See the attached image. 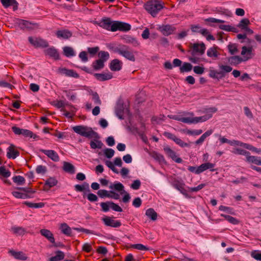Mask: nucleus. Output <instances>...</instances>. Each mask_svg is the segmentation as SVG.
I'll list each match as a JSON object with an SVG mask.
<instances>
[{"mask_svg": "<svg viewBox=\"0 0 261 261\" xmlns=\"http://www.w3.org/2000/svg\"><path fill=\"white\" fill-rule=\"evenodd\" d=\"M28 40L36 48H45L49 46L48 42L41 38H33L30 36L29 37Z\"/></svg>", "mask_w": 261, "mask_h": 261, "instance_id": "obj_13", "label": "nucleus"}, {"mask_svg": "<svg viewBox=\"0 0 261 261\" xmlns=\"http://www.w3.org/2000/svg\"><path fill=\"white\" fill-rule=\"evenodd\" d=\"M40 234L46 238L50 243H54L55 238L53 233L48 229H42L40 231Z\"/></svg>", "mask_w": 261, "mask_h": 261, "instance_id": "obj_33", "label": "nucleus"}, {"mask_svg": "<svg viewBox=\"0 0 261 261\" xmlns=\"http://www.w3.org/2000/svg\"><path fill=\"white\" fill-rule=\"evenodd\" d=\"M185 184L180 181L177 179H174L172 183V186L179 191L186 198H190L191 196L187 193V191L185 189Z\"/></svg>", "mask_w": 261, "mask_h": 261, "instance_id": "obj_17", "label": "nucleus"}, {"mask_svg": "<svg viewBox=\"0 0 261 261\" xmlns=\"http://www.w3.org/2000/svg\"><path fill=\"white\" fill-rule=\"evenodd\" d=\"M115 21L116 20H112L109 17H103L101 19L100 22H96V23L98 26L104 29L111 32H115L114 29L115 27L113 26L115 25Z\"/></svg>", "mask_w": 261, "mask_h": 261, "instance_id": "obj_11", "label": "nucleus"}, {"mask_svg": "<svg viewBox=\"0 0 261 261\" xmlns=\"http://www.w3.org/2000/svg\"><path fill=\"white\" fill-rule=\"evenodd\" d=\"M217 110L218 109L216 107H210L205 109L204 112L206 114L203 116L193 118L188 117V124H196L199 122H205L211 118L213 116V114L216 113Z\"/></svg>", "mask_w": 261, "mask_h": 261, "instance_id": "obj_2", "label": "nucleus"}, {"mask_svg": "<svg viewBox=\"0 0 261 261\" xmlns=\"http://www.w3.org/2000/svg\"><path fill=\"white\" fill-rule=\"evenodd\" d=\"M193 65L189 62H184L179 68L180 73L188 72L192 70Z\"/></svg>", "mask_w": 261, "mask_h": 261, "instance_id": "obj_40", "label": "nucleus"}, {"mask_svg": "<svg viewBox=\"0 0 261 261\" xmlns=\"http://www.w3.org/2000/svg\"><path fill=\"white\" fill-rule=\"evenodd\" d=\"M11 175V172L7 170L5 166H2L0 167V176L4 178H7Z\"/></svg>", "mask_w": 261, "mask_h": 261, "instance_id": "obj_55", "label": "nucleus"}, {"mask_svg": "<svg viewBox=\"0 0 261 261\" xmlns=\"http://www.w3.org/2000/svg\"><path fill=\"white\" fill-rule=\"evenodd\" d=\"M251 256L256 260H261V251L253 250L251 252Z\"/></svg>", "mask_w": 261, "mask_h": 261, "instance_id": "obj_63", "label": "nucleus"}, {"mask_svg": "<svg viewBox=\"0 0 261 261\" xmlns=\"http://www.w3.org/2000/svg\"><path fill=\"white\" fill-rule=\"evenodd\" d=\"M250 23V22L249 19L245 18L240 21V22L237 24V27L242 30H244L246 28Z\"/></svg>", "mask_w": 261, "mask_h": 261, "instance_id": "obj_49", "label": "nucleus"}, {"mask_svg": "<svg viewBox=\"0 0 261 261\" xmlns=\"http://www.w3.org/2000/svg\"><path fill=\"white\" fill-rule=\"evenodd\" d=\"M56 35L58 38L68 39L72 36V32L68 30H58L56 32Z\"/></svg>", "mask_w": 261, "mask_h": 261, "instance_id": "obj_31", "label": "nucleus"}, {"mask_svg": "<svg viewBox=\"0 0 261 261\" xmlns=\"http://www.w3.org/2000/svg\"><path fill=\"white\" fill-rule=\"evenodd\" d=\"M40 151L54 162H58L59 161V156L55 151L45 149H40Z\"/></svg>", "mask_w": 261, "mask_h": 261, "instance_id": "obj_29", "label": "nucleus"}, {"mask_svg": "<svg viewBox=\"0 0 261 261\" xmlns=\"http://www.w3.org/2000/svg\"><path fill=\"white\" fill-rule=\"evenodd\" d=\"M62 168L63 170L67 173L70 174H74L75 173L74 166L69 162H64Z\"/></svg>", "mask_w": 261, "mask_h": 261, "instance_id": "obj_35", "label": "nucleus"}, {"mask_svg": "<svg viewBox=\"0 0 261 261\" xmlns=\"http://www.w3.org/2000/svg\"><path fill=\"white\" fill-rule=\"evenodd\" d=\"M9 151L7 152V156L8 159H14L19 155V152L15 148H8Z\"/></svg>", "mask_w": 261, "mask_h": 261, "instance_id": "obj_41", "label": "nucleus"}, {"mask_svg": "<svg viewBox=\"0 0 261 261\" xmlns=\"http://www.w3.org/2000/svg\"><path fill=\"white\" fill-rule=\"evenodd\" d=\"M14 182L18 185H23L25 183V178L20 175L14 176L12 178Z\"/></svg>", "mask_w": 261, "mask_h": 261, "instance_id": "obj_54", "label": "nucleus"}, {"mask_svg": "<svg viewBox=\"0 0 261 261\" xmlns=\"http://www.w3.org/2000/svg\"><path fill=\"white\" fill-rule=\"evenodd\" d=\"M247 161L254 163L257 165H261V158L255 156H250L249 155L247 158Z\"/></svg>", "mask_w": 261, "mask_h": 261, "instance_id": "obj_48", "label": "nucleus"}, {"mask_svg": "<svg viewBox=\"0 0 261 261\" xmlns=\"http://www.w3.org/2000/svg\"><path fill=\"white\" fill-rule=\"evenodd\" d=\"M56 255L49 258V261H59L64 259L65 254L63 252L60 250H58L55 252Z\"/></svg>", "mask_w": 261, "mask_h": 261, "instance_id": "obj_39", "label": "nucleus"}, {"mask_svg": "<svg viewBox=\"0 0 261 261\" xmlns=\"http://www.w3.org/2000/svg\"><path fill=\"white\" fill-rule=\"evenodd\" d=\"M191 29L193 32L199 33L203 36H206L209 33L206 29H201L199 25H192Z\"/></svg>", "mask_w": 261, "mask_h": 261, "instance_id": "obj_34", "label": "nucleus"}, {"mask_svg": "<svg viewBox=\"0 0 261 261\" xmlns=\"http://www.w3.org/2000/svg\"><path fill=\"white\" fill-rule=\"evenodd\" d=\"M221 216L224 217L225 220L233 225H237L240 223V221L238 219L230 215L221 214Z\"/></svg>", "mask_w": 261, "mask_h": 261, "instance_id": "obj_47", "label": "nucleus"}, {"mask_svg": "<svg viewBox=\"0 0 261 261\" xmlns=\"http://www.w3.org/2000/svg\"><path fill=\"white\" fill-rule=\"evenodd\" d=\"M45 54L53 58L55 60H59L60 59L59 53L57 49L55 48L54 46H51L44 50Z\"/></svg>", "mask_w": 261, "mask_h": 261, "instance_id": "obj_24", "label": "nucleus"}, {"mask_svg": "<svg viewBox=\"0 0 261 261\" xmlns=\"http://www.w3.org/2000/svg\"><path fill=\"white\" fill-rule=\"evenodd\" d=\"M99 50V47L98 46H95L94 47H89L87 48V51L91 57H94Z\"/></svg>", "mask_w": 261, "mask_h": 261, "instance_id": "obj_64", "label": "nucleus"}, {"mask_svg": "<svg viewBox=\"0 0 261 261\" xmlns=\"http://www.w3.org/2000/svg\"><path fill=\"white\" fill-rule=\"evenodd\" d=\"M12 130L13 132L16 135L22 136L25 138H33L35 140L39 139V137L34 134L32 131L21 128L16 126H12Z\"/></svg>", "mask_w": 261, "mask_h": 261, "instance_id": "obj_8", "label": "nucleus"}, {"mask_svg": "<svg viewBox=\"0 0 261 261\" xmlns=\"http://www.w3.org/2000/svg\"><path fill=\"white\" fill-rule=\"evenodd\" d=\"M114 153L115 151L113 149L108 148H106L103 151L105 156L108 159L112 158L114 155Z\"/></svg>", "mask_w": 261, "mask_h": 261, "instance_id": "obj_61", "label": "nucleus"}, {"mask_svg": "<svg viewBox=\"0 0 261 261\" xmlns=\"http://www.w3.org/2000/svg\"><path fill=\"white\" fill-rule=\"evenodd\" d=\"M158 29L163 35L166 36L172 34L176 30L175 27L170 24L159 26Z\"/></svg>", "mask_w": 261, "mask_h": 261, "instance_id": "obj_21", "label": "nucleus"}, {"mask_svg": "<svg viewBox=\"0 0 261 261\" xmlns=\"http://www.w3.org/2000/svg\"><path fill=\"white\" fill-rule=\"evenodd\" d=\"M251 58V57L244 56L242 58L239 56H233L228 58V61L231 65L237 66L242 62H245Z\"/></svg>", "mask_w": 261, "mask_h": 261, "instance_id": "obj_18", "label": "nucleus"}, {"mask_svg": "<svg viewBox=\"0 0 261 261\" xmlns=\"http://www.w3.org/2000/svg\"><path fill=\"white\" fill-rule=\"evenodd\" d=\"M98 55L99 58V59L103 61L104 63L106 62L110 58L109 53L107 51L103 50L100 51L98 53Z\"/></svg>", "mask_w": 261, "mask_h": 261, "instance_id": "obj_53", "label": "nucleus"}, {"mask_svg": "<svg viewBox=\"0 0 261 261\" xmlns=\"http://www.w3.org/2000/svg\"><path fill=\"white\" fill-rule=\"evenodd\" d=\"M90 94L92 95V99L94 101V102L96 105H100L101 101L100 99L99 96L96 92L91 91Z\"/></svg>", "mask_w": 261, "mask_h": 261, "instance_id": "obj_57", "label": "nucleus"}, {"mask_svg": "<svg viewBox=\"0 0 261 261\" xmlns=\"http://www.w3.org/2000/svg\"><path fill=\"white\" fill-rule=\"evenodd\" d=\"M122 65L123 63L121 61L115 59L110 63L109 67L112 71H118L122 69Z\"/></svg>", "mask_w": 261, "mask_h": 261, "instance_id": "obj_25", "label": "nucleus"}, {"mask_svg": "<svg viewBox=\"0 0 261 261\" xmlns=\"http://www.w3.org/2000/svg\"><path fill=\"white\" fill-rule=\"evenodd\" d=\"M163 135L167 138L173 141L177 145L180 147H188L190 144L184 142L180 139L177 138L174 134L168 132H165Z\"/></svg>", "mask_w": 261, "mask_h": 261, "instance_id": "obj_14", "label": "nucleus"}, {"mask_svg": "<svg viewBox=\"0 0 261 261\" xmlns=\"http://www.w3.org/2000/svg\"><path fill=\"white\" fill-rule=\"evenodd\" d=\"M227 48L229 53L232 55H234L238 51L237 46H236V44L230 43L227 45Z\"/></svg>", "mask_w": 261, "mask_h": 261, "instance_id": "obj_62", "label": "nucleus"}, {"mask_svg": "<svg viewBox=\"0 0 261 261\" xmlns=\"http://www.w3.org/2000/svg\"><path fill=\"white\" fill-rule=\"evenodd\" d=\"M74 190L76 192H84V197H85L86 195V193L85 192L90 191L89 184L86 182H84L82 185H75L74 186Z\"/></svg>", "mask_w": 261, "mask_h": 261, "instance_id": "obj_30", "label": "nucleus"}, {"mask_svg": "<svg viewBox=\"0 0 261 261\" xmlns=\"http://www.w3.org/2000/svg\"><path fill=\"white\" fill-rule=\"evenodd\" d=\"M252 47L249 46V47H246L245 46H244L242 48V51H241V55L244 56L246 54L247 55V57H251L250 55L252 53Z\"/></svg>", "mask_w": 261, "mask_h": 261, "instance_id": "obj_59", "label": "nucleus"}, {"mask_svg": "<svg viewBox=\"0 0 261 261\" xmlns=\"http://www.w3.org/2000/svg\"><path fill=\"white\" fill-rule=\"evenodd\" d=\"M101 206V211L103 212H107L110 211V208H112L113 211L122 212V208L117 204L111 201L102 202L100 203Z\"/></svg>", "mask_w": 261, "mask_h": 261, "instance_id": "obj_9", "label": "nucleus"}, {"mask_svg": "<svg viewBox=\"0 0 261 261\" xmlns=\"http://www.w3.org/2000/svg\"><path fill=\"white\" fill-rule=\"evenodd\" d=\"M9 253L13 256L15 259L25 260L27 259L28 257L22 251H15L14 250H11L9 251Z\"/></svg>", "mask_w": 261, "mask_h": 261, "instance_id": "obj_32", "label": "nucleus"}, {"mask_svg": "<svg viewBox=\"0 0 261 261\" xmlns=\"http://www.w3.org/2000/svg\"><path fill=\"white\" fill-rule=\"evenodd\" d=\"M93 75L97 81L100 82L109 80L113 77L112 74L110 72L101 73H95L93 74Z\"/></svg>", "mask_w": 261, "mask_h": 261, "instance_id": "obj_28", "label": "nucleus"}, {"mask_svg": "<svg viewBox=\"0 0 261 261\" xmlns=\"http://www.w3.org/2000/svg\"><path fill=\"white\" fill-rule=\"evenodd\" d=\"M213 133L212 130H208L202 134L201 137L195 141L196 145H199L202 143L205 139L208 136H210Z\"/></svg>", "mask_w": 261, "mask_h": 261, "instance_id": "obj_46", "label": "nucleus"}, {"mask_svg": "<svg viewBox=\"0 0 261 261\" xmlns=\"http://www.w3.org/2000/svg\"><path fill=\"white\" fill-rule=\"evenodd\" d=\"M232 152L235 154L245 155L246 156V158L250 154L249 152L244 149H241L240 148H234Z\"/></svg>", "mask_w": 261, "mask_h": 261, "instance_id": "obj_56", "label": "nucleus"}, {"mask_svg": "<svg viewBox=\"0 0 261 261\" xmlns=\"http://www.w3.org/2000/svg\"><path fill=\"white\" fill-rule=\"evenodd\" d=\"M15 22L21 30H27L30 31L39 27L38 23L20 18H16Z\"/></svg>", "mask_w": 261, "mask_h": 261, "instance_id": "obj_5", "label": "nucleus"}, {"mask_svg": "<svg viewBox=\"0 0 261 261\" xmlns=\"http://www.w3.org/2000/svg\"><path fill=\"white\" fill-rule=\"evenodd\" d=\"M124 102L123 100L121 99H119L116 103V109H115V113L117 116L120 120H122L124 119L123 118V113H124Z\"/></svg>", "mask_w": 261, "mask_h": 261, "instance_id": "obj_22", "label": "nucleus"}, {"mask_svg": "<svg viewBox=\"0 0 261 261\" xmlns=\"http://www.w3.org/2000/svg\"><path fill=\"white\" fill-rule=\"evenodd\" d=\"M12 195L16 198L20 199H27L32 198L33 196H32L30 194L25 193H21L19 191H13L12 192Z\"/></svg>", "mask_w": 261, "mask_h": 261, "instance_id": "obj_36", "label": "nucleus"}, {"mask_svg": "<svg viewBox=\"0 0 261 261\" xmlns=\"http://www.w3.org/2000/svg\"><path fill=\"white\" fill-rule=\"evenodd\" d=\"M130 248H133L134 249H136L139 250H145L147 251L149 250V248L146 247V246H144V245L142 244H132L130 246Z\"/></svg>", "mask_w": 261, "mask_h": 261, "instance_id": "obj_60", "label": "nucleus"}, {"mask_svg": "<svg viewBox=\"0 0 261 261\" xmlns=\"http://www.w3.org/2000/svg\"><path fill=\"white\" fill-rule=\"evenodd\" d=\"M63 54L67 57H73L75 55L73 49L69 46H65L63 48Z\"/></svg>", "mask_w": 261, "mask_h": 261, "instance_id": "obj_45", "label": "nucleus"}, {"mask_svg": "<svg viewBox=\"0 0 261 261\" xmlns=\"http://www.w3.org/2000/svg\"><path fill=\"white\" fill-rule=\"evenodd\" d=\"M114 217L105 216L101 219L102 221L104 224L107 226L112 227L114 228H117L121 226V223L120 220H115Z\"/></svg>", "mask_w": 261, "mask_h": 261, "instance_id": "obj_15", "label": "nucleus"}, {"mask_svg": "<svg viewBox=\"0 0 261 261\" xmlns=\"http://www.w3.org/2000/svg\"><path fill=\"white\" fill-rule=\"evenodd\" d=\"M164 150L166 155L171 158L173 161L177 163H181L183 162L182 159L178 157L176 152L171 149V148H164Z\"/></svg>", "mask_w": 261, "mask_h": 261, "instance_id": "obj_19", "label": "nucleus"}, {"mask_svg": "<svg viewBox=\"0 0 261 261\" xmlns=\"http://www.w3.org/2000/svg\"><path fill=\"white\" fill-rule=\"evenodd\" d=\"M74 229L79 232H82L86 234H92L95 236H100V234L97 233L96 231L94 230H89L83 227L74 228Z\"/></svg>", "mask_w": 261, "mask_h": 261, "instance_id": "obj_50", "label": "nucleus"}, {"mask_svg": "<svg viewBox=\"0 0 261 261\" xmlns=\"http://www.w3.org/2000/svg\"><path fill=\"white\" fill-rule=\"evenodd\" d=\"M145 151L147 152L149 155L158 162L160 165H167V162L165 160L163 155L158 153L156 151L151 149V148H144Z\"/></svg>", "mask_w": 261, "mask_h": 261, "instance_id": "obj_12", "label": "nucleus"}, {"mask_svg": "<svg viewBox=\"0 0 261 261\" xmlns=\"http://www.w3.org/2000/svg\"><path fill=\"white\" fill-rule=\"evenodd\" d=\"M115 27V32L117 31H120L122 32H127L130 30L131 29V25L128 23L117 21H115V25L113 26Z\"/></svg>", "mask_w": 261, "mask_h": 261, "instance_id": "obj_20", "label": "nucleus"}, {"mask_svg": "<svg viewBox=\"0 0 261 261\" xmlns=\"http://www.w3.org/2000/svg\"><path fill=\"white\" fill-rule=\"evenodd\" d=\"M61 228L63 234L67 236H72V230L71 228L65 223L61 224Z\"/></svg>", "mask_w": 261, "mask_h": 261, "instance_id": "obj_44", "label": "nucleus"}, {"mask_svg": "<svg viewBox=\"0 0 261 261\" xmlns=\"http://www.w3.org/2000/svg\"><path fill=\"white\" fill-rule=\"evenodd\" d=\"M75 133L88 139H93L90 141V147H105L103 143L99 140L100 137L91 127L84 125H77L73 127Z\"/></svg>", "mask_w": 261, "mask_h": 261, "instance_id": "obj_1", "label": "nucleus"}, {"mask_svg": "<svg viewBox=\"0 0 261 261\" xmlns=\"http://www.w3.org/2000/svg\"><path fill=\"white\" fill-rule=\"evenodd\" d=\"M219 68L221 69L220 71L210 69L208 76L217 81H219L226 76L227 73L230 72L232 70V68L228 65H221L219 66Z\"/></svg>", "mask_w": 261, "mask_h": 261, "instance_id": "obj_3", "label": "nucleus"}, {"mask_svg": "<svg viewBox=\"0 0 261 261\" xmlns=\"http://www.w3.org/2000/svg\"><path fill=\"white\" fill-rule=\"evenodd\" d=\"M58 183V181L55 177H49L46 180V185H49L51 188L56 186Z\"/></svg>", "mask_w": 261, "mask_h": 261, "instance_id": "obj_58", "label": "nucleus"}, {"mask_svg": "<svg viewBox=\"0 0 261 261\" xmlns=\"http://www.w3.org/2000/svg\"><path fill=\"white\" fill-rule=\"evenodd\" d=\"M109 188L115 191L119 192L121 194H124L122 201L124 203H127L129 201L130 196L129 193L124 190V187L122 184L118 181H115L113 185L109 186Z\"/></svg>", "mask_w": 261, "mask_h": 261, "instance_id": "obj_6", "label": "nucleus"}, {"mask_svg": "<svg viewBox=\"0 0 261 261\" xmlns=\"http://www.w3.org/2000/svg\"><path fill=\"white\" fill-rule=\"evenodd\" d=\"M219 141L221 143H227L228 145L231 146H240V147H253L252 146L241 142L237 140H230L224 137H220Z\"/></svg>", "mask_w": 261, "mask_h": 261, "instance_id": "obj_16", "label": "nucleus"}, {"mask_svg": "<svg viewBox=\"0 0 261 261\" xmlns=\"http://www.w3.org/2000/svg\"><path fill=\"white\" fill-rule=\"evenodd\" d=\"M92 66L94 70L98 71L103 68L105 63L101 60L98 59L92 63Z\"/></svg>", "mask_w": 261, "mask_h": 261, "instance_id": "obj_38", "label": "nucleus"}, {"mask_svg": "<svg viewBox=\"0 0 261 261\" xmlns=\"http://www.w3.org/2000/svg\"><path fill=\"white\" fill-rule=\"evenodd\" d=\"M2 5L5 8L13 6L14 11L18 9L19 4L16 0H0Z\"/></svg>", "mask_w": 261, "mask_h": 261, "instance_id": "obj_27", "label": "nucleus"}, {"mask_svg": "<svg viewBox=\"0 0 261 261\" xmlns=\"http://www.w3.org/2000/svg\"><path fill=\"white\" fill-rule=\"evenodd\" d=\"M58 72L60 73L65 75L68 77H72L74 78H79L80 77L79 74L75 71L73 69H67L65 67L59 68Z\"/></svg>", "mask_w": 261, "mask_h": 261, "instance_id": "obj_23", "label": "nucleus"}, {"mask_svg": "<svg viewBox=\"0 0 261 261\" xmlns=\"http://www.w3.org/2000/svg\"><path fill=\"white\" fill-rule=\"evenodd\" d=\"M124 42L126 43L132 44L133 46L136 47L139 45V43L136 38L132 37L130 36H126L123 38Z\"/></svg>", "mask_w": 261, "mask_h": 261, "instance_id": "obj_43", "label": "nucleus"}, {"mask_svg": "<svg viewBox=\"0 0 261 261\" xmlns=\"http://www.w3.org/2000/svg\"><path fill=\"white\" fill-rule=\"evenodd\" d=\"M205 45L203 42H201L200 43H194L192 46V50H191V55L192 57L189 58V61L193 63L197 64L199 62V59L198 58L195 57V56L197 54L200 55H203L205 52Z\"/></svg>", "mask_w": 261, "mask_h": 261, "instance_id": "obj_4", "label": "nucleus"}, {"mask_svg": "<svg viewBox=\"0 0 261 261\" xmlns=\"http://www.w3.org/2000/svg\"><path fill=\"white\" fill-rule=\"evenodd\" d=\"M118 54L126 59L134 62L136 58L130 48L125 45H121V49L117 50Z\"/></svg>", "mask_w": 261, "mask_h": 261, "instance_id": "obj_10", "label": "nucleus"}, {"mask_svg": "<svg viewBox=\"0 0 261 261\" xmlns=\"http://www.w3.org/2000/svg\"><path fill=\"white\" fill-rule=\"evenodd\" d=\"M145 215L152 221H155L157 219L158 214L152 208L147 209Z\"/></svg>", "mask_w": 261, "mask_h": 261, "instance_id": "obj_42", "label": "nucleus"}, {"mask_svg": "<svg viewBox=\"0 0 261 261\" xmlns=\"http://www.w3.org/2000/svg\"><path fill=\"white\" fill-rule=\"evenodd\" d=\"M163 8V4H152V2H147L144 5V8L153 17H155Z\"/></svg>", "mask_w": 261, "mask_h": 261, "instance_id": "obj_7", "label": "nucleus"}, {"mask_svg": "<svg viewBox=\"0 0 261 261\" xmlns=\"http://www.w3.org/2000/svg\"><path fill=\"white\" fill-rule=\"evenodd\" d=\"M217 49H218V47L216 46L210 47L207 50V56L210 58H217L219 55L217 50Z\"/></svg>", "mask_w": 261, "mask_h": 261, "instance_id": "obj_37", "label": "nucleus"}, {"mask_svg": "<svg viewBox=\"0 0 261 261\" xmlns=\"http://www.w3.org/2000/svg\"><path fill=\"white\" fill-rule=\"evenodd\" d=\"M11 230L13 233L19 236H22L24 234L25 232L24 228L21 227H13L11 228Z\"/></svg>", "mask_w": 261, "mask_h": 261, "instance_id": "obj_52", "label": "nucleus"}, {"mask_svg": "<svg viewBox=\"0 0 261 261\" xmlns=\"http://www.w3.org/2000/svg\"><path fill=\"white\" fill-rule=\"evenodd\" d=\"M215 166V164L210 162L205 163L198 166V169L197 171L200 172V173L207 169H210L211 172H214L217 170V169L214 168Z\"/></svg>", "mask_w": 261, "mask_h": 261, "instance_id": "obj_26", "label": "nucleus"}, {"mask_svg": "<svg viewBox=\"0 0 261 261\" xmlns=\"http://www.w3.org/2000/svg\"><path fill=\"white\" fill-rule=\"evenodd\" d=\"M168 117L170 119L182 122L185 123H188V117H183L179 115H168Z\"/></svg>", "mask_w": 261, "mask_h": 261, "instance_id": "obj_51", "label": "nucleus"}]
</instances>
